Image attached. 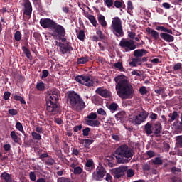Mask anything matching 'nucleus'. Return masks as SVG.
Instances as JSON below:
<instances>
[{
    "instance_id": "obj_1",
    "label": "nucleus",
    "mask_w": 182,
    "mask_h": 182,
    "mask_svg": "<svg viewBox=\"0 0 182 182\" xmlns=\"http://www.w3.org/2000/svg\"><path fill=\"white\" fill-rule=\"evenodd\" d=\"M114 82H116L115 89L117 95L120 99L126 100L127 99H133L134 96V89L127 77L124 75H120L114 78Z\"/></svg>"
},
{
    "instance_id": "obj_2",
    "label": "nucleus",
    "mask_w": 182,
    "mask_h": 182,
    "mask_svg": "<svg viewBox=\"0 0 182 182\" xmlns=\"http://www.w3.org/2000/svg\"><path fill=\"white\" fill-rule=\"evenodd\" d=\"M48 96L46 97L47 111L52 114H58L59 113V91L56 89L47 91Z\"/></svg>"
},
{
    "instance_id": "obj_3",
    "label": "nucleus",
    "mask_w": 182,
    "mask_h": 182,
    "mask_svg": "<svg viewBox=\"0 0 182 182\" xmlns=\"http://www.w3.org/2000/svg\"><path fill=\"white\" fill-rule=\"evenodd\" d=\"M68 105L74 112H82L86 107V104L83 99L75 91L68 92Z\"/></svg>"
},
{
    "instance_id": "obj_4",
    "label": "nucleus",
    "mask_w": 182,
    "mask_h": 182,
    "mask_svg": "<svg viewBox=\"0 0 182 182\" xmlns=\"http://www.w3.org/2000/svg\"><path fill=\"white\" fill-rule=\"evenodd\" d=\"M115 154L117 163L124 164L133 159L134 151L129 148V146L123 144L115 150Z\"/></svg>"
},
{
    "instance_id": "obj_5",
    "label": "nucleus",
    "mask_w": 182,
    "mask_h": 182,
    "mask_svg": "<svg viewBox=\"0 0 182 182\" xmlns=\"http://www.w3.org/2000/svg\"><path fill=\"white\" fill-rule=\"evenodd\" d=\"M112 32L117 38H122L124 36V32L123 31V26L122 25V19L119 17H114L112 18Z\"/></svg>"
},
{
    "instance_id": "obj_6",
    "label": "nucleus",
    "mask_w": 182,
    "mask_h": 182,
    "mask_svg": "<svg viewBox=\"0 0 182 182\" xmlns=\"http://www.w3.org/2000/svg\"><path fill=\"white\" fill-rule=\"evenodd\" d=\"M149 117V113L143 109L138 115H134L132 118H129V122L134 126H139Z\"/></svg>"
},
{
    "instance_id": "obj_7",
    "label": "nucleus",
    "mask_w": 182,
    "mask_h": 182,
    "mask_svg": "<svg viewBox=\"0 0 182 182\" xmlns=\"http://www.w3.org/2000/svg\"><path fill=\"white\" fill-rule=\"evenodd\" d=\"M119 46L122 49H124L125 52H132V50H134L136 48L134 41L126 38L121 39Z\"/></svg>"
},
{
    "instance_id": "obj_8",
    "label": "nucleus",
    "mask_w": 182,
    "mask_h": 182,
    "mask_svg": "<svg viewBox=\"0 0 182 182\" xmlns=\"http://www.w3.org/2000/svg\"><path fill=\"white\" fill-rule=\"evenodd\" d=\"M51 31H53L51 36H53V39H56L58 37L62 38V36H66L65 27L60 24H58L57 23H55V25H54Z\"/></svg>"
},
{
    "instance_id": "obj_9",
    "label": "nucleus",
    "mask_w": 182,
    "mask_h": 182,
    "mask_svg": "<svg viewBox=\"0 0 182 182\" xmlns=\"http://www.w3.org/2000/svg\"><path fill=\"white\" fill-rule=\"evenodd\" d=\"M75 80L80 83V85H84V86L87 87H92L95 85V81L89 75H77Z\"/></svg>"
},
{
    "instance_id": "obj_10",
    "label": "nucleus",
    "mask_w": 182,
    "mask_h": 182,
    "mask_svg": "<svg viewBox=\"0 0 182 182\" xmlns=\"http://www.w3.org/2000/svg\"><path fill=\"white\" fill-rule=\"evenodd\" d=\"M87 119H85V124L87 126H91L92 127H98L100 124V122L97 120V114L96 112H91L89 115L87 116Z\"/></svg>"
},
{
    "instance_id": "obj_11",
    "label": "nucleus",
    "mask_w": 182,
    "mask_h": 182,
    "mask_svg": "<svg viewBox=\"0 0 182 182\" xmlns=\"http://www.w3.org/2000/svg\"><path fill=\"white\" fill-rule=\"evenodd\" d=\"M106 176V169L102 166H99L96 168V171L92 173V180L95 181H102Z\"/></svg>"
},
{
    "instance_id": "obj_12",
    "label": "nucleus",
    "mask_w": 182,
    "mask_h": 182,
    "mask_svg": "<svg viewBox=\"0 0 182 182\" xmlns=\"http://www.w3.org/2000/svg\"><path fill=\"white\" fill-rule=\"evenodd\" d=\"M56 22L50 18H41L40 19V25L43 29H53Z\"/></svg>"
},
{
    "instance_id": "obj_13",
    "label": "nucleus",
    "mask_w": 182,
    "mask_h": 182,
    "mask_svg": "<svg viewBox=\"0 0 182 182\" xmlns=\"http://www.w3.org/2000/svg\"><path fill=\"white\" fill-rule=\"evenodd\" d=\"M58 46L62 55H65L66 53L70 54V52L73 50V48L70 46V43L67 42L65 43H58Z\"/></svg>"
},
{
    "instance_id": "obj_14",
    "label": "nucleus",
    "mask_w": 182,
    "mask_h": 182,
    "mask_svg": "<svg viewBox=\"0 0 182 182\" xmlns=\"http://www.w3.org/2000/svg\"><path fill=\"white\" fill-rule=\"evenodd\" d=\"M126 171H127V166H121L114 169V178H122L124 176H126Z\"/></svg>"
},
{
    "instance_id": "obj_15",
    "label": "nucleus",
    "mask_w": 182,
    "mask_h": 182,
    "mask_svg": "<svg viewBox=\"0 0 182 182\" xmlns=\"http://www.w3.org/2000/svg\"><path fill=\"white\" fill-rule=\"evenodd\" d=\"M24 2V12L23 15L31 16L32 15V4L29 0H23Z\"/></svg>"
},
{
    "instance_id": "obj_16",
    "label": "nucleus",
    "mask_w": 182,
    "mask_h": 182,
    "mask_svg": "<svg viewBox=\"0 0 182 182\" xmlns=\"http://www.w3.org/2000/svg\"><path fill=\"white\" fill-rule=\"evenodd\" d=\"M95 92L102 97H110V92L106 89H102V87H98L95 90Z\"/></svg>"
},
{
    "instance_id": "obj_17",
    "label": "nucleus",
    "mask_w": 182,
    "mask_h": 182,
    "mask_svg": "<svg viewBox=\"0 0 182 182\" xmlns=\"http://www.w3.org/2000/svg\"><path fill=\"white\" fill-rule=\"evenodd\" d=\"M160 37L166 42H174V36L168 34V33H161Z\"/></svg>"
},
{
    "instance_id": "obj_18",
    "label": "nucleus",
    "mask_w": 182,
    "mask_h": 182,
    "mask_svg": "<svg viewBox=\"0 0 182 182\" xmlns=\"http://www.w3.org/2000/svg\"><path fill=\"white\" fill-rule=\"evenodd\" d=\"M95 142V140L93 139H80L79 143L80 144H82V146L85 147V149H90V144Z\"/></svg>"
},
{
    "instance_id": "obj_19",
    "label": "nucleus",
    "mask_w": 182,
    "mask_h": 182,
    "mask_svg": "<svg viewBox=\"0 0 182 182\" xmlns=\"http://www.w3.org/2000/svg\"><path fill=\"white\" fill-rule=\"evenodd\" d=\"M153 130L154 131V134H161L163 130V127L161 126V123H160V122H156L154 124Z\"/></svg>"
},
{
    "instance_id": "obj_20",
    "label": "nucleus",
    "mask_w": 182,
    "mask_h": 182,
    "mask_svg": "<svg viewBox=\"0 0 182 182\" xmlns=\"http://www.w3.org/2000/svg\"><path fill=\"white\" fill-rule=\"evenodd\" d=\"M115 117L117 121H120V123L123 124V119H126V117H127V114H126V112L121 111L115 114Z\"/></svg>"
},
{
    "instance_id": "obj_21",
    "label": "nucleus",
    "mask_w": 182,
    "mask_h": 182,
    "mask_svg": "<svg viewBox=\"0 0 182 182\" xmlns=\"http://www.w3.org/2000/svg\"><path fill=\"white\" fill-rule=\"evenodd\" d=\"M149 52L145 49H138L134 51V55L135 58H141L144 55H147Z\"/></svg>"
},
{
    "instance_id": "obj_22",
    "label": "nucleus",
    "mask_w": 182,
    "mask_h": 182,
    "mask_svg": "<svg viewBox=\"0 0 182 182\" xmlns=\"http://www.w3.org/2000/svg\"><path fill=\"white\" fill-rule=\"evenodd\" d=\"M97 19L99 23L101 25V26H102V28H106L107 26V22H106L105 16L102 14H98Z\"/></svg>"
},
{
    "instance_id": "obj_23",
    "label": "nucleus",
    "mask_w": 182,
    "mask_h": 182,
    "mask_svg": "<svg viewBox=\"0 0 182 182\" xmlns=\"http://www.w3.org/2000/svg\"><path fill=\"white\" fill-rule=\"evenodd\" d=\"M85 167H87L85 168L87 171H92V170L95 168V163L93 162V159L87 160V162L85 164Z\"/></svg>"
},
{
    "instance_id": "obj_24",
    "label": "nucleus",
    "mask_w": 182,
    "mask_h": 182,
    "mask_svg": "<svg viewBox=\"0 0 182 182\" xmlns=\"http://www.w3.org/2000/svg\"><path fill=\"white\" fill-rule=\"evenodd\" d=\"M21 49L24 55H26L27 59L32 60V54L31 53V50H29V48H28L26 46H22Z\"/></svg>"
},
{
    "instance_id": "obj_25",
    "label": "nucleus",
    "mask_w": 182,
    "mask_h": 182,
    "mask_svg": "<svg viewBox=\"0 0 182 182\" xmlns=\"http://www.w3.org/2000/svg\"><path fill=\"white\" fill-rule=\"evenodd\" d=\"M1 178H3L5 182H12V176L6 172H3L1 175Z\"/></svg>"
},
{
    "instance_id": "obj_26",
    "label": "nucleus",
    "mask_w": 182,
    "mask_h": 182,
    "mask_svg": "<svg viewBox=\"0 0 182 182\" xmlns=\"http://www.w3.org/2000/svg\"><path fill=\"white\" fill-rule=\"evenodd\" d=\"M114 6L117 9L123 8V9H124V8H126V4H124L123 0H116L114 1Z\"/></svg>"
},
{
    "instance_id": "obj_27",
    "label": "nucleus",
    "mask_w": 182,
    "mask_h": 182,
    "mask_svg": "<svg viewBox=\"0 0 182 182\" xmlns=\"http://www.w3.org/2000/svg\"><path fill=\"white\" fill-rule=\"evenodd\" d=\"M156 31H161V32H166V33L173 35V31L171 29H168L163 26H156Z\"/></svg>"
},
{
    "instance_id": "obj_28",
    "label": "nucleus",
    "mask_w": 182,
    "mask_h": 182,
    "mask_svg": "<svg viewBox=\"0 0 182 182\" xmlns=\"http://www.w3.org/2000/svg\"><path fill=\"white\" fill-rule=\"evenodd\" d=\"M86 17L87 18V19H89V21L92 23V25H93V26H95V28H96V26H97V21L96 20V18H95V16H93L92 14H88V15H87Z\"/></svg>"
},
{
    "instance_id": "obj_29",
    "label": "nucleus",
    "mask_w": 182,
    "mask_h": 182,
    "mask_svg": "<svg viewBox=\"0 0 182 182\" xmlns=\"http://www.w3.org/2000/svg\"><path fill=\"white\" fill-rule=\"evenodd\" d=\"M89 56L81 57L77 59V65H85V63H87V62H89Z\"/></svg>"
},
{
    "instance_id": "obj_30",
    "label": "nucleus",
    "mask_w": 182,
    "mask_h": 182,
    "mask_svg": "<svg viewBox=\"0 0 182 182\" xmlns=\"http://www.w3.org/2000/svg\"><path fill=\"white\" fill-rule=\"evenodd\" d=\"M151 127H153V126L150 122H148L144 126V132L146 134H151L153 133V130H151Z\"/></svg>"
},
{
    "instance_id": "obj_31",
    "label": "nucleus",
    "mask_w": 182,
    "mask_h": 182,
    "mask_svg": "<svg viewBox=\"0 0 182 182\" xmlns=\"http://www.w3.org/2000/svg\"><path fill=\"white\" fill-rule=\"evenodd\" d=\"M44 163L46 166H53V164H55V159L49 156V157L45 160Z\"/></svg>"
},
{
    "instance_id": "obj_32",
    "label": "nucleus",
    "mask_w": 182,
    "mask_h": 182,
    "mask_svg": "<svg viewBox=\"0 0 182 182\" xmlns=\"http://www.w3.org/2000/svg\"><path fill=\"white\" fill-rule=\"evenodd\" d=\"M151 36H152L155 41H159V39H160V34H159V32L155 30L151 31Z\"/></svg>"
},
{
    "instance_id": "obj_33",
    "label": "nucleus",
    "mask_w": 182,
    "mask_h": 182,
    "mask_svg": "<svg viewBox=\"0 0 182 182\" xmlns=\"http://www.w3.org/2000/svg\"><path fill=\"white\" fill-rule=\"evenodd\" d=\"M36 89H37V90H39V92H44V90H45V83H43V82H42V81L37 83Z\"/></svg>"
},
{
    "instance_id": "obj_34",
    "label": "nucleus",
    "mask_w": 182,
    "mask_h": 182,
    "mask_svg": "<svg viewBox=\"0 0 182 182\" xmlns=\"http://www.w3.org/2000/svg\"><path fill=\"white\" fill-rule=\"evenodd\" d=\"M168 116L171 118V122H174V120L178 117V112L173 111V113H170Z\"/></svg>"
},
{
    "instance_id": "obj_35",
    "label": "nucleus",
    "mask_w": 182,
    "mask_h": 182,
    "mask_svg": "<svg viewBox=\"0 0 182 182\" xmlns=\"http://www.w3.org/2000/svg\"><path fill=\"white\" fill-rule=\"evenodd\" d=\"M31 135L33 136V140H42V136H41L40 133L33 131L31 132Z\"/></svg>"
},
{
    "instance_id": "obj_36",
    "label": "nucleus",
    "mask_w": 182,
    "mask_h": 182,
    "mask_svg": "<svg viewBox=\"0 0 182 182\" xmlns=\"http://www.w3.org/2000/svg\"><path fill=\"white\" fill-rule=\"evenodd\" d=\"M77 36L80 41H85V38H86V34H85V31L80 30L78 34L77 35Z\"/></svg>"
},
{
    "instance_id": "obj_37",
    "label": "nucleus",
    "mask_w": 182,
    "mask_h": 182,
    "mask_svg": "<svg viewBox=\"0 0 182 182\" xmlns=\"http://www.w3.org/2000/svg\"><path fill=\"white\" fill-rule=\"evenodd\" d=\"M96 34L100 41H105V39H106V36H105V34H103V32L101 30H97L96 31Z\"/></svg>"
},
{
    "instance_id": "obj_38",
    "label": "nucleus",
    "mask_w": 182,
    "mask_h": 182,
    "mask_svg": "<svg viewBox=\"0 0 182 182\" xmlns=\"http://www.w3.org/2000/svg\"><path fill=\"white\" fill-rule=\"evenodd\" d=\"M14 39L17 42H19L21 39H22V33H21V31H16L14 33Z\"/></svg>"
},
{
    "instance_id": "obj_39",
    "label": "nucleus",
    "mask_w": 182,
    "mask_h": 182,
    "mask_svg": "<svg viewBox=\"0 0 182 182\" xmlns=\"http://www.w3.org/2000/svg\"><path fill=\"white\" fill-rule=\"evenodd\" d=\"M114 68H116L117 69H119L121 72L124 71V68H123V63L118 62L113 65Z\"/></svg>"
},
{
    "instance_id": "obj_40",
    "label": "nucleus",
    "mask_w": 182,
    "mask_h": 182,
    "mask_svg": "<svg viewBox=\"0 0 182 182\" xmlns=\"http://www.w3.org/2000/svg\"><path fill=\"white\" fill-rule=\"evenodd\" d=\"M152 163L155 166H161L163 164V160L160 157H156Z\"/></svg>"
},
{
    "instance_id": "obj_41",
    "label": "nucleus",
    "mask_w": 182,
    "mask_h": 182,
    "mask_svg": "<svg viewBox=\"0 0 182 182\" xmlns=\"http://www.w3.org/2000/svg\"><path fill=\"white\" fill-rule=\"evenodd\" d=\"M14 100L20 102L21 103V105H26V102L25 101V99H23V97H22L21 96L15 95Z\"/></svg>"
},
{
    "instance_id": "obj_42",
    "label": "nucleus",
    "mask_w": 182,
    "mask_h": 182,
    "mask_svg": "<svg viewBox=\"0 0 182 182\" xmlns=\"http://www.w3.org/2000/svg\"><path fill=\"white\" fill-rule=\"evenodd\" d=\"M16 129H17V130L19 132H21V133H25V131H23V126L19 121H18L16 124Z\"/></svg>"
},
{
    "instance_id": "obj_43",
    "label": "nucleus",
    "mask_w": 182,
    "mask_h": 182,
    "mask_svg": "<svg viewBox=\"0 0 182 182\" xmlns=\"http://www.w3.org/2000/svg\"><path fill=\"white\" fill-rule=\"evenodd\" d=\"M10 136L12 140H14V143H18V135H16L15 131H11L10 133Z\"/></svg>"
},
{
    "instance_id": "obj_44",
    "label": "nucleus",
    "mask_w": 182,
    "mask_h": 182,
    "mask_svg": "<svg viewBox=\"0 0 182 182\" xmlns=\"http://www.w3.org/2000/svg\"><path fill=\"white\" fill-rule=\"evenodd\" d=\"M177 147L182 148V136H176V143Z\"/></svg>"
},
{
    "instance_id": "obj_45",
    "label": "nucleus",
    "mask_w": 182,
    "mask_h": 182,
    "mask_svg": "<svg viewBox=\"0 0 182 182\" xmlns=\"http://www.w3.org/2000/svg\"><path fill=\"white\" fill-rule=\"evenodd\" d=\"M161 122L164 123V124H171V120L167 119V117H165V115H161Z\"/></svg>"
},
{
    "instance_id": "obj_46",
    "label": "nucleus",
    "mask_w": 182,
    "mask_h": 182,
    "mask_svg": "<svg viewBox=\"0 0 182 182\" xmlns=\"http://www.w3.org/2000/svg\"><path fill=\"white\" fill-rule=\"evenodd\" d=\"M126 173L127 177H133V176H134V171L133 169H128V168L127 167Z\"/></svg>"
},
{
    "instance_id": "obj_47",
    "label": "nucleus",
    "mask_w": 182,
    "mask_h": 182,
    "mask_svg": "<svg viewBox=\"0 0 182 182\" xmlns=\"http://www.w3.org/2000/svg\"><path fill=\"white\" fill-rule=\"evenodd\" d=\"M83 169L80 166H77L74 168V174L79 175L82 174Z\"/></svg>"
},
{
    "instance_id": "obj_48",
    "label": "nucleus",
    "mask_w": 182,
    "mask_h": 182,
    "mask_svg": "<svg viewBox=\"0 0 182 182\" xmlns=\"http://www.w3.org/2000/svg\"><path fill=\"white\" fill-rule=\"evenodd\" d=\"M104 2L107 8H112V6H113L114 4L113 0H104Z\"/></svg>"
},
{
    "instance_id": "obj_49",
    "label": "nucleus",
    "mask_w": 182,
    "mask_h": 182,
    "mask_svg": "<svg viewBox=\"0 0 182 182\" xmlns=\"http://www.w3.org/2000/svg\"><path fill=\"white\" fill-rule=\"evenodd\" d=\"M127 12L130 14L132 11H133V3L131 1H128L127 2Z\"/></svg>"
},
{
    "instance_id": "obj_50",
    "label": "nucleus",
    "mask_w": 182,
    "mask_h": 182,
    "mask_svg": "<svg viewBox=\"0 0 182 182\" xmlns=\"http://www.w3.org/2000/svg\"><path fill=\"white\" fill-rule=\"evenodd\" d=\"M117 107H119V105L114 102L110 104L109 105V110L116 111L117 110Z\"/></svg>"
},
{
    "instance_id": "obj_51",
    "label": "nucleus",
    "mask_w": 182,
    "mask_h": 182,
    "mask_svg": "<svg viewBox=\"0 0 182 182\" xmlns=\"http://www.w3.org/2000/svg\"><path fill=\"white\" fill-rule=\"evenodd\" d=\"M48 157H49V154L46 152V153L41 154L39 156L38 159H40V160H42V161H44L45 159H48Z\"/></svg>"
},
{
    "instance_id": "obj_52",
    "label": "nucleus",
    "mask_w": 182,
    "mask_h": 182,
    "mask_svg": "<svg viewBox=\"0 0 182 182\" xmlns=\"http://www.w3.org/2000/svg\"><path fill=\"white\" fill-rule=\"evenodd\" d=\"M155 93L157 95H163L164 93V87H160L154 90Z\"/></svg>"
},
{
    "instance_id": "obj_53",
    "label": "nucleus",
    "mask_w": 182,
    "mask_h": 182,
    "mask_svg": "<svg viewBox=\"0 0 182 182\" xmlns=\"http://www.w3.org/2000/svg\"><path fill=\"white\" fill-rule=\"evenodd\" d=\"M29 177L31 181H36V174H35V172L33 171L30 172Z\"/></svg>"
},
{
    "instance_id": "obj_54",
    "label": "nucleus",
    "mask_w": 182,
    "mask_h": 182,
    "mask_svg": "<svg viewBox=\"0 0 182 182\" xmlns=\"http://www.w3.org/2000/svg\"><path fill=\"white\" fill-rule=\"evenodd\" d=\"M47 76H49V71L48 70H43L41 79H46Z\"/></svg>"
},
{
    "instance_id": "obj_55",
    "label": "nucleus",
    "mask_w": 182,
    "mask_h": 182,
    "mask_svg": "<svg viewBox=\"0 0 182 182\" xmlns=\"http://www.w3.org/2000/svg\"><path fill=\"white\" fill-rule=\"evenodd\" d=\"M57 182H72V181H70V178H69L60 177L58 179Z\"/></svg>"
},
{
    "instance_id": "obj_56",
    "label": "nucleus",
    "mask_w": 182,
    "mask_h": 182,
    "mask_svg": "<svg viewBox=\"0 0 182 182\" xmlns=\"http://www.w3.org/2000/svg\"><path fill=\"white\" fill-rule=\"evenodd\" d=\"M89 133H90V128L86 127L85 129H82V135L87 136H89Z\"/></svg>"
},
{
    "instance_id": "obj_57",
    "label": "nucleus",
    "mask_w": 182,
    "mask_h": 182,
    "mask_svg": "<svg viewBox=\"0 0 182 182\" xmlns=\"http://www.w3.org/2000/svg\"><path fill=\"white\" fill-rule=\"evenodd\" d=\"M9 97H11V93L9 91L5 92L3 95V99H4V100H9Z\"/></svg>"
},
{
    "instance_id": "obj_58",
    "label": "nucleus",
    "mask_w": 182,
    "mask_h": 182,
    "mask_svg": "<svg viewBox=\"0 0 182 182\" xmlns=\"http://www.w3.org/2000/svg\"><path fill=\"white\" fill-rule=\"evenodd\" d=\"M9 114H11V116H16V114H18V110L15 109H9Z\"/></svg>"
},
{
    "instance_id": "obj_59",
    "label": "nucleus",
    "mask_w": 182,
    "mask_h": 182,
    "mask_svg": "<svg viewBox=\"0 0 182 182\" xmlns=\"http://www.w3.org/2000/svg\"><path fill=\"white\" fill-rule=\"evenodd\" d=\"M182 64L181 63H177L173 66V70H180L181 69Z\"/></svg>"
},
{
    "instance_id": "obj_60",
    "label": "nucleus",
    "mask_w": 182,
    "mask_h": 182,
    "mask_svg": "<svg viewBox=\"0 0 182 182\" xmlns=\"http://www.w3.org/2000/svg\"><path fill=\"white\" fill-rule=\"evenodd\" d=\"M139 93H141V95H147V89L146 87H141L139 88Z\"/></svg>"
},
{
    "instance_id": "obj_61",
    "label": "nucleus",
    "mask_w": 182,
    "mask_h": 182,
    "mask_svg": "<svg viewBox=\"0 0 182 182\" xmlns=\"http://www.w3.org/2000/svg\"><path fill=\"white\" fill-rule=\"evenodd\" d=\"M105 180L107 182H112L113 180V177L112 176V175H110V173H107Z\"/></svg>"
},
{
    "instance_id": "obj_62",
    "label": "nucleus",
    "mask_w": 182,
    "mask_h": 182,
    "mask_svg": "<svg viewBox=\"0 0 182 182\" xmlns=\"http://www.w3.org/2000/svg\"><path fill=\"white\" fill-rule=\"evenodd\" d=\"M98 114H101V116H106V111L102 108H100L97 109Z\"/></svg>"
},
{
    "instance_id": "obj_63",
    "label": "nucleus",
    "mask_w": 182,
    "mask_h": 182,
    "mask_svg": "<svg viewBox=\"0 0 182 182\" xmlns=\"http://www.w3.org/2000/svg\"><path fill=\"white\" fill-rule=\"evenodd\" d=\"M146 154L149 156V159H151L156 156V153H154L153 151H146Z\"/></svg>"
},
{
    "instance_id": "obj_64",
    "label": "nucleus",
    "mask_w": 182,
    "mask_h": 182,
    "mask_svg": "<svg viewBox=\"0 0 182 182\" xmlns=\"http://www.w3.org/2000/svg\"><path fill=\"white\" fill-rule=\"evenodd\" d=\"M36 132L38 134H42L43 133V128L42 127H39L38 126L36 128Z\"/></svg>"
}]
</instances>
